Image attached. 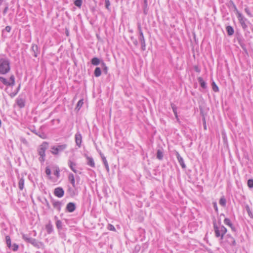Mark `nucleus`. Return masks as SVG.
<instances>
[{
  "mask_svg": "<svg viewBox=\"0 0 253 253\" xmlns=\"http://www.w3.org/2000/svg\"><path fill=\"white\" fill-rule=\"evenodd\" d=\"M22 238L27 243H30L33 245L34 247L40 248L41 246L42 245L41 242H38L35 239L29 237L28 235L23 234Z\"/></svg>",
  "mask_w": 253,
  "mask_h": 253,
  "instance_id": "nucleus-3",
  "label": "nucleus"
},
{
  "mask_svg": "<svg viewBox=\"0 0 253 253\" xmlns=\"http://www.w3.org/2000/svg\"><path fill=\"white\" fill-rule=\"evenodd\" d=\"M20 141L24 144L27 145L28 144V142L26 139L24 138L21 137L20 138Z\"/></svg>",
  "mask_w": 253,
  "mask_h": 253,
  "instance_id": "nucleus-47",
  "label": "nucleus"
},
{
  "mask_svg": "<svg viewBox=\"0 0 253 253\" xmlns=\"http://www.w3.org/2000/svg\"><path fill=\"white\" fill-rule=\"evenodd\" d=\"M48 144L46 142L43 143L40 146L38 150L39 155L40 156L39 161L41 162L44 161L45 151L47 149Z\"/></svg>",
  "mask_w": 253,
  "mask_h": 253,
  "instance_id": "nucleus-4",
  "label": "nucleus"
},
{
  "mask_svg": "<svg viewBox=\"0 0 253 253\" xmlns=\"http://www.w3.org/2000/svg\"><path fill=\"white\" fill-rule=\"evenodd\" d=\"M138 30L139 31V40L141 44V49L143 51L146 49V44L145 42L144 37L140 24L138 25Z\"/></svg>",
  "mask_w": 253,
  "mask_h": 253,
  "instance_id": "nucleus-6",
  "label": "nucleus"
},
{
  "mask_svg": "<svg viewBox=\"0 0 253 253\" xmlns=\"http://www.w3.org/2000/svg\"><path fill=\"white\" fill-rule=\"evenodd\" d=\"M132 40L133 41V43L135 45H137L138 44V42H137V41L136 40V39H133V38H131Z\"/></svg>",
  "mask_w": 253,
  "mask_h": 253,
  "instance_id": "nucleus-49",
  "label": "nucleus"
},
{
  "mask_svg": "<svg viewBox=\"0 0 253 253\" xmlns=\"http://www.w3.org/2000/svg\"><path fill=\"white\" fill-rule=\"evenodd\" d=\"M101 62L98 58L96 57H93L91 60V64L94 66H97L99 64H101Z\"/></svg>",
  "mask_w": 253,
  "mask_h": 253,
  "instance_id": "nucleus-17",
  "label": "nucleus"
},
{
  "mask_svg": "<svg viewBox=\"0 0 253 253\" xmlns=\"http://www.w3.org/2000/svg\"><path fill=\"white\" fill-rule=\"evenodd\" d=\"M175 115V117L177 120V121L179 122V118H178V115H177V113H176V114H174Z\"/></svg>",
  "mask_w": 253,
  "mask_h": 253,
  "instance_id": "nucleus-54",
  "label": "nucleus"
},
{
  "mask_svg": "<svg viewBox=\"0 0 253 253\" xmlns=\"http://www.w3.org/2000/svg\"><path fill=\"white\" fill-rule=\"evenodd\" d=\"M45 172L46 174L48 176H50V174H51V170L49 169V167H46Z\"/></svg>",
  "mask_w": 253,
  "mask_h": 253,
  "instance_id": "nucleus-41",
  "label": "nucleus"
},
{
  "mask_svg": "<svg viewBox=\"0 0 253 253\" xmlns=\"http://www.w3.org/2000/svg\"><path fill=\"white\" fill-rule=\"evenodd\" d=\"M59 172H60V169L58 167H56L55 169V170L54 171V174L58 178L59 177Z\"/></svg>",
  "mask_w": 253,
  "mask_h": 253,
  "instance_id": "nucleus-38",
  "label": "nucleus"
},
{
  "mask_svg": "<svg viewBox=\"0 0 253 253\" xmlns=\"http://www.w3.org/2000/svg\"><path fill=\"white\" fill-rule=\"evenodd\" d=\"M108 229L111 231H115V228L114 227V226L110 224L108 225Z\"/></svg>",
  "mask_w": 253,
  "mask_h": 253,
  "instance_id": "nucleus-46",
  "label": "nucleus"
},
{
  "mask_svg": "<svg viewBox=\"0 0 253 253\" xmlns=\"http://www.w3.org/2000/svg\"><path fill=\"white\" fill-rule=\"evenodd\" d=\"M213 228L215 232V236L216 237H220V239L222 240L223 238V236L224 234L227 232L226 228L223 225L218 227L216 223V221H214L213 223Z\"/></svg>",
  "mask_w": 253,
  "mask_h": 253,
  "instance_id": "nucleus-2",
  "label": "nucleus"
},
{
  "mask_svg": "<svg viewBox=\"0 0 253 253\" xmlns=\"http://www.w3.org/2000/svg\"><path fill=\"white\" fill-rule=\"evenodd\" d=\"M171 106L172 109L174 114H176L177 112V107L173 103H171Z\"/></svg>",
  "mask_w": 253,
  "mask_h": 253,
  "instance_id": "nucleus-40",
  "label": "nucleus"
},
{
  "mask_svg": "<svg viewBox=\"0 0 253 253\" xmlns=\"http://www.w3.org/2000/svg\"><path fill=\"white\" fill-rule=\"evenodd\" d=\"M213 208H214V210L216 211H217L218 209H217V204H216V202H214L213 203Z\"/></svg>",
  "mask_w": 253,
  "mask_h": 253,
  "instance_id": "nucleus-50",
  "label": "nucleus"
},
{
  "mask_svg": "<svg viewBox=\"0 0 253 253\" xmlns=\"http://www.w3.org/2000/svg\"><path fill=\"white\" fill-rule=\"evenodd\" d=\"M68 190H69V191H72V188H70V187H69V188H68Z\"/></svg>",
  "mask_w": 253,
  "mask_h": 253,
  "instance_id": "nucleus-56",
  "label": "nucleus"
},
{
  "mask_svg": "<svg viewBox=\"0 0 253 253\" xmlns=\"http://www.w3.org/2000/svg\"><path fill=\"white\" fill-rule=\"evenodd\" d=\"M227 241L231 245L235 246L236 244L235 240L233 238H232L231 236L228 237V240Z\"/></svg>",
  "mask_w": 253,
  "mask_h": 253,
  "instance_id": "nucleus-27",
  "label": "nucleus"
},
{
  "mask_svg": "<svg viewBox=\"0 0 253 253\" xmlns=\"http://www.w3.org/2000/svg\"><path fill=\"white\" fill-rule=\"evenodd\" d=\"M105 167V168H106V170L107 171V172H109V165H107Z\"/></svg>",
  "mask_w": 253,
  "mask_h": 253,
  "instance_id": "nucleus-53",
  "label": "nucleus"
},
{
  "mask_svg": "<svg viewBox=\"0 0 253 253\" xmlns=\"http://www.w3.org/2000/svg\"><path fill=\"white\" fill-rule=\"evenodd\" d=\"M82 0H75L74 1V4L77 7H80L82 4Z\"/></svg>",
  "mask_w": 253,
  "mask_h": 253,
  "instance_id": "nucleus-36",
  "label": "nucleus"
},
{
  "mask_svg": "<svg viewBox=\"0 0 253 253\" xmlns=\"http://www.w3.org/2000/svg\"><path fill=\"white\" fill-rule=\"evenodd\" d=\"M68 166L70 168L72 169L73 171L75 173L77 172V170L76 169V164L74 162L72 161L71 160H69L68 162Z\"/></svg>",
  "mask_w": 253,
  "mask_h": 253,
  "instance_id": "nucleus-14",
  "label": "nucleus"
},
{
  "mask_svg": "<svg viewBox=\"0 0 253 253\" xmlns=\"http://www.w3.org/2000/svg\"><path fill=\"white\" fill-rule=\"evenodd\" d=\"M211 85H212V89L214 92L218 91V90H219L218 87L217 85L215 83V82H213L212 83Z\"/></svg>",
  "mask_w": 253,
  "mask_h": 253,
  "instance_id": "nucleus-35",
  "label": "nucleus"
},
{
  "mask_svg": "<svg viewBox=\"0 0 253 253\" xmlns=\"http://www.w3.org/2000/svg\"><path fill=\"white\" fill-rule=\"evenodd\" d=\"M224 223L228 226H229L232 230L235 231V228L233 226L230 220L228 218H225L224 220Z\"/></svg>",
  "mask_w": 253,
  "mask_h": 253,
  "instance_id": "nucleus-18",
  "label": "nucleus"
},
{
  "mask_svg": "<svg viewBox=\"0 0 253 253\" xmlns=\"http://www.w3.org/2000/svg\"><path fill=\"white\" fill-rule=\"evenodd\" d=\"M68 178H69V180L70 181V182L71 183L73 186L75 187V180L74 174L72 173L69 174Z\"/></svg>",
  "mask_w": 253,
  "mask_h": 253,
  "instance_id": "nucleus-23",
  "label": "nucleus"
},
{
  "mask_svg": "<svg viewBox=\"0 0 253 253\" xmlns=\"http://www.w3.org/2000/svg\"><path fill=\"white\" fill-rule=\"evenodd\" d=\"M76 209V205L74 203H69L66 206V210L70 212H73Z\"/></svg>",
  "mask_w": 253,
  "mask_h": 253,
  "instance_id": "nucleus-13",
  "label": "nucleus"
},
{
  "mask_svg": "<svg viewBox=\"0 0 253 253\" xmlns=\"http://www.w3.org/2000/svg\"><path fill=\"white\" fill-rule=\"evenodd\" d=\"M248 186L250 188H253V179H250L248 180Z\"/></svg>",
  "mask_w": 253,
  "mask_h": 253,
  "instance_id": "nucleus-39",
  "label": "nucleus"
},
{
  "mask_svg": "<svg viewBox=\"0 0 253 253\" xmlns=\"http://www.w3.org/2000/svg\"><path fill=\"white\" fill-rule=\"evenodd\" d=\"M198 81L199 84H200L201 86L204 88L205 89L207 88V85L206 82L203 80V78L202 77H199L198 78Z\"/></svg>",
  "mask_w": 253,
  "mask_h": 253,
  "instance_id": "nucleus-21",
  "label": "nucleus"
},
{
  "mask_svg": "<svg viewBox=\"0 0 253 253\" xmlns=\"http://www.w3.org/2000/svg\"><path fill=\"white\" fill-rule=\"evenodd\" d=\"M234 8L235 11L236 12V14L237 15V12H239V11L238 10L236 5L234 4Z\"/></svg>",
  "mask_w": 253,
  "mask_h": 253,
  "instance_id": "nucleus-52",
  "label": "nucleus"
},
{
  "mask_svg": "<svg viewBox=\"0 0 253 253\" xmlns=\"http://www.w3.org/2000/svg\"><path fill=\"white\" fill-rule=\"evenodd\" d=\"M10 61L7 58L0 59V74L5 75L10 70Z\"/></svg>",
  "mask_w": 253,
  "mask_h": 253,
  "instance_id": "nucleus-1",
  "label": "nucleus"
},
{
  "mask_svg": "<svg viewBox=\"0 0 253 253\" xmlns=\"http://www.w3.org/2000/svg\"><path fill=\"white\" fill-rule=\"evenodd\" d=\"M31 131L42 139H45L46 138V134L40 130H37L34 128L31 129Z\"/></svg>",
  "mask_w": 253,
  "mask_h": 253,
  "instance_id": "nucleus-10",
  "label": "nucleus"
},
{
  "mask_svg": "<svg viewBox=\"0 0 253 253\" xmlns=\"http://www.w3.org/2000/svg\"><path fill=\"white\" fill-rule=\"evenodd\" d=\"M16 102L17 105L20 108H23L25 106V100L22 98H18Z\"/></svg>",
  "mask_w": 253,
  "mask_h": 253,
  "instance_id": "nucleus-20",
  "label": "nucleus"
},
{
  "mask_svg": "<svg viewBox=\"0 0 253 253\" xmlns=\"http://www.w3.org/2000/svg\"><path fill=\"white\" fill-rule=\"evenodd\" d=\"M54 218H55V219H56L57 218V217L56 216H55L54 217Z\"/></svg>",
  "mask_w": 253,
  "mask_h": 253,
  "instance_id": "nucleus-59",
  "label": "nucleus"
},
{
  "mask_svg": "<svg viewBox=\"0 0 253 253\" xmlns=\"http://www.w3.org/2000/svg\"><path fill=\"white\" fill-rule=\"evenodd\" d=\"M7 10H8V7H5L3 11V14H5L7 12Z\"/></svg>",
  "mask_w": 253,
  "mask_h": 253,
  "instance_id": "nucleus-51",
  "label": "nucleus"
},
{
  "mask_svg": "<svg viewBox=\"0 0 253 253\" xmlns=\"http://www.w3.org/2000/svg\"><path fill=\"white\" fill-rule=\"evenodd\" d=\"M1 120H0V127H1Z\"/></svg>",
  "mask_w": 253,
  "mask_h": 253,
  "instance_id": "nucleus-58",
  "label": "nucleus"
},
{
  "mask_svg": "<svg viewBox=\"0 0 253 253\" xmlns=\"http://www.w3.org/2000/svg\"><path fill=\"white\" fill-rule=\"evenodd\" d=\"M87 159V164L90 166L92 168H94L95 167V163L93 160V159L92 157L86 156Z\"/></svg>",
  "mask_w": 253,
  "mask_h": 253,
  "instance_id": "nucleus-15",
  "label": "nucleus"
},
{
  "mask_svg": "<svg viewBox=\"0 0 253 253\" xmlns=\"http://www.w3.org/2000/svg\"><path fill=\"white\" fill-rule=\"evenodd\" d=\"M24 186V179L23 177L19 178L18 182V187L20 190H22Z\"/></svg>",
  "mask_w": 253,
  "mask_h": 253,
  "instance_id": "nucleus-19",
  "label": "nucleus"
},
{
  "mask_svg": "<svg viewBox=\"0 0 253 253\" xmlns=\"http://www.w3.org/2000/svg\"><path fill=\"white\" fill-rule=\"evenodd\" d=\"M76 145L81 147L82 142V136L79 131H78L75 136Z\"/></svg>",
  "mask_w": 253,
  "mask_h": 253,
  "instance_id": "nucleus-9",
  "label": "nucleus"
},
{
  "mask_svg": "<svg viewBox=\"0 0 253 253\" xmlns=\"http://www.w3.org/2000/svg\"><path fill=\"white\" fill-rule=\"evenodd\" d=\"M54 194L58 198H61L64 196V191L61 187H57L54 190Z\"/></svg>",
  "mask_w": 253,
  "mask_h": 253,
  "instance_id": "nucleus-8",
  "label": "nucleus"
},
{
  "mask_svg": "<svg viewBox=\"0 0 253 253\" xmlns=\"http://www.w3.org/2000/svg\"><path fill=\"white\" fill-rule=\"evenodd\" d=\"M5 240L7 247L10 248L11 247L10 237L9 236H6Z\"/></svg>",
  "mask_w": 253,
  "mask_h": 253,
  "instance_id": "nucleus-31",
  "label": "nucleus"
},
{
  "mask_svg": "<svg viewBox=\"0 0 253 253\" xmlns=\"http://www.w3.org/2000/svg\"><path fill=\"white\" fill-rule=\"evenodd\" d=\"M245 11L248 16H249L250 17H253L252 14L251 13L250 9L248 7L245 9Z\"/></svg>",
  "mask_w": 253,
  "mask_h": 253,
  "instance_id": "nucleus-42",
  "label": "nucleus"
},
{
  "mask_svg": "<svg viewBox=\"0 0 253 253\" xmlns=\"http://www.w3.org/2000/svg\"><path fill=\"white\" fill-rule=\"evenodd\" d=\"M45 229L48 234L51 233L53 231V226L50 222L46 225Z\"/></svg>",
  "mask_w": 253,
  "mask_h": 253,
  "instance_id": "nucleus-25",
  "label": "nucleus"
},
{
  "mask_svg": "<svg viewBox=\"0 0 253 253\" xmlns=\"http://www.w3.org/2000/svg\"><path fill=\"white\" fill-rule=\"evenodd\" d=\"M42 203L46 205V206L47 207V209H50V206L48 203V202L47 201V199L46 198H43V200L42 201Z\"/></svg>",
  "mask_w": 253,
  "mask_h": 253,
  "instance_id": "nucleus-33",
  "label": "nucleus"
},
{
  "mask_svg": "<svg viewBox=\"0 0 253 253\" xmlns=\"http://www.w3.org/2000/svg\"><path fill=\"white\" fill-rule=\"evenodd\" d=\"M226 30L229 36H232L234 34V30L232 26H227L226 27Z\"/></svg>",
  "mask_w": 253,
  "mask_h": 253,
  "instance_id": "nucleus-22",
  "label": "nucleus"
},
{
  "mask_svg": "<svg viewBox=\"0 0 253 253\" xmlns=\"http://www.w3.org/2000/svg\"><path fill=\"white\" fill-rule=\"evenodd\" d=\"M101 67L102 68L103 72L104 74H107L108 72V68L106 66L105 63L102 61L101 62Z\"/></svg>",
  "mask_w": 253,
  "mask_h": 253,
  "instance_id": "nucleus-29",
  "label": "nucleus"
},
{
  "mask_svg": "<svg viewBox=\"0 0 253 253\" xmlns=\"http://www.w3.org/2000/svg\"><path fill=\"white\" fill-rule=\"evenodd\" d=\"M2 1H3V0H0V5L1 4Z\"/></svg>",
  "mask_w": 253,
  "mask_h": 253,
  "instance_id": "nucleus-57",
  "label": "nucleus"
},
{
  "mask_svg": "<svg viewBox=\"0 0 253 253\" xmlns=\"http://www.w3.org/2000/svg\"><path fill=\"white\" fill-rule=\"evenodd\" d=\"M11 247H12V250L14 251H16L18 249V246L16 244H14Z\"/></svg>",
  "mask_w": 253,
  "mask_h": 253,
  "instance_id": "nucleus-44",
  "label": "nucleus"
},
{
  "mask_svg": "<svg viewBox=\"0 0 253 253\" xmlns=\"http://www.w3.org/2000/svg\"><path fill=\"white\" fill-rule=\"evenodd\" d=\"M67 147V145L66 144L54 146L51 147V153L54 155H58L59 153L63 152Z\"/></svg>",
  "mask_w": 253,
  "mask_h": 253,
  "instance_id": "nucleus-5",
  "label": "nucleus"
},
{
  "mask_svg": "<svg viewBox=\"0 0 253 253\" xmlns=\"http://www.w3.org/2000/svg\"><path fill=\"white\" fill-rule=\"evenodd\" d=\"M175 155H176V156L177 157V160L178 161V162H179V164L180 165V166H181V167L183 169H185L186 168V166H185V165L184 164L183 159L180 156V155L179 154V153L178 152L176 151L175 152Z\"/></svg>",
  "mask_w": 253,
  "mask_h": 253,
  "instance_id": "nucleus-11",
  "label": "nucleus"
},
{
  "mask_svg": "<svg viewBox=\"0 0 253 253\" xmlns=\"http://www.w3.org/2000/svg\"><path fill=\"white\" fill-rule=\"evenodd\" d=\"M144 8H143V13L144 14L146 15L148 13V8L147 7V0H144Z\"/></svg>",
  "mask_w": 253,
  "mask_h": 253,
  "instance_id": "nucleus-28",
  "label": "nucleus"
},
{
  "mask_svg": "<svg viewBox=\"0 0 253 253\" xmlns=\"http://www.w3.org/2000/svg\"><path fill=\"white\" fill-rule=\"evenodd\" d=\"M219 204L222 207H225L226 206V200L224 197H221L219 201Z\"/></svg>",
  "mask_w": 253,
  "mask_h": 253,
  "instance_id": "nucleus-30",
  "label": "nucleus"
},
{
  "mask_svg": "<svg viewBox=\"0 0 253 253\" xmlns=\"http://www.w3.org/2000/svg\"><path fill=\"white\" fill-rule=\"evenodd\" d=\"M11 28L10 26H7L5 29H4V31L7 32H9L11 30Z\"/></svg>",
  "mask_w": 253,
  "mask_h": 253,
  "instance_id": "nucleus-48",
  "label": "nucleus"
},
{
  "mask_svg": "<svg viewBox=\"0 0 253 253\" xmlns=\"http://www.w3.org/2000/svg\"><path fill=\"white\" fill-rule=\"evenodd\" d=\"M102 160L105 166L108 165L105 157H102Z\"/></svg>",
  "mask_w": 253,
  "mask_h": 253,
  "instance_id": "nucleus-45",
  "label": "nucleus"
},
{
  "mask_svg": "<svg viewBox=\"0 0 253 253\" xmlns=\"http://www.w3.org/2000/svg\"><path fill=\"white\" fill-rule=\"evenodd\" d=\"M99 154H100V156H101V158H102V157H105V156L103 155V154L101 152L99 153Z\"/></svg>",
  "mask_w": 253,
  "mask_h": 253,
  "instance_id": "nucleus-55",
  "label": "nucleus"
},
{
  "mask_svg": "<svg viewBox=\"0 0 253 253\" xmlns=\"http://www.w3.org/2000/svg\"><path fill=\"white\" fill-rule=\"evenodd\" d=\"M94 74L96 77H98L100 76V75L101 74V70L100 68L96 67L95 69V70L94 72Z\"/></svg>",
  "mask_w": 253,
  "mask_h": 253,
  "instance_id": "nucleus-26",
  "label": "nucleus"
},
{
  "mask_svg": "<svg viewBox=\"0 0 253 253\" xmlns=\"http://www.w3.org/2000/svg\"><path fill=\"white\" fill-rule=\"evenodd\" d=\"M51 202L54 208L56 209L58 211H60L61 210L62 203L59 201H56L53 199L52 200Z\"/></svg>",
  "mask_w": 253,
  "mask_h": 253,
  "instance_id": "nucleus-12",
  "label": "nucleus"
},
{
  "mask_svg": "<svg viewBox=\"0 0 253 253\" xmlns=\"http://www.w3.org/2000/svg\"><path fill=\"white\" fill-rule=\"evenodd\" d=\"M245 208L249 214V216L251 218H253V213L251 211L249 206L248 205H246Z\"/></svg>",
  "mask_w": 253,
  "mask_h": 253,
  "instance_id": "nucleus-32",
  "label": "nucleus"
},
{
  "mask_svg": "<svg viewBox=\"0 0 253 253\" xmlns=\"http://www.w3.org/2000/svg\"><path fill=\"white\" fill-rule=\"evenodd\" d=\"M105 7L107 9H109L110 3L109 0H105Z\"/></svg>",
  "mask_w": 253,
  "mask_h": 253,
  "instance_id": "nucleus-43",
  "label": "nucleus"
},
{
  "mask_svg": "<svg viewBox=\"0 0 253 253\" xmlns=\"http://www.w3.org/2000/svg\"><path fill=\"white\" fill-rule=\"evenodd\" d=\"M237 18L243 29L246 30L247 28V25L245 23L247 20L246 18L240 12H237Z\"/></svg>",
  "mask_w": 253,
  "mask_h": 253,
  "instance_id": "nucleus-7",
  "label": "nucleus"
},
{
  "mask_svg": "<svg viewBox=\"0 0 253 253\" xmlns=\"http://www.w3.org/2000/svg\"><path fill=\"white\" fill-rule=\"evenodd\" d=\"M83 104H84L83 100V99L80 100L77 104L76 108L78 109V110H79L81 108V107L82 106Z\"/></svg>",
  "mask_w": 253,
  "mask_h": 253,
  "instance_id": "nucleus-37",
  "label": "nucleus"
},
{
  "mask_svg": "<svg viewBox=\"0 0 253 253\" xmlns=\"http://www.w3.org/2000/svg\"><path fill=\"white\" fill-rule=\"evenodd\" d=\"M56 226L58 229H61L62 228V222L60 220H57L56 222Z\"/></svg>",
  "mask_w": 253,
  "mask_h": 253,
  "instance_id": "nucleus-34",
  "label": "nucleus"
},
{
  "mask_svg": "<svg viewBox=\"0 0 253 253\" xmlns=\"http://www.w3.org/2000/svg\"><path fill=\"white\" fill-rule=\"evenodd\" d=\"M163 152L162 150L159 149L157 152V158L160 160H162L163 159Z\"/></svg>",
  "mask_w": 253,
  "mask_h": 253,
  "instance_id": "nucleus-24",
  "label": "nucleus"
},
{
  "mask_svg": "<svg viewBox=\"0 0 253 253\" xmlns=\"http://www.w3.org/2000/svg\"><path fill=\"white\" fill-rule=\"evenodd\" d=\"M32 51L34 52V56L37 57L40 53V51L38 49V47L37 45H33L32 47Z\"/></svg>",
  "mask_w": 253,
  "mask_h": 253,
  "instance_id": "nucleus-16",
  "label": "nucleus"
}]
</instances>
